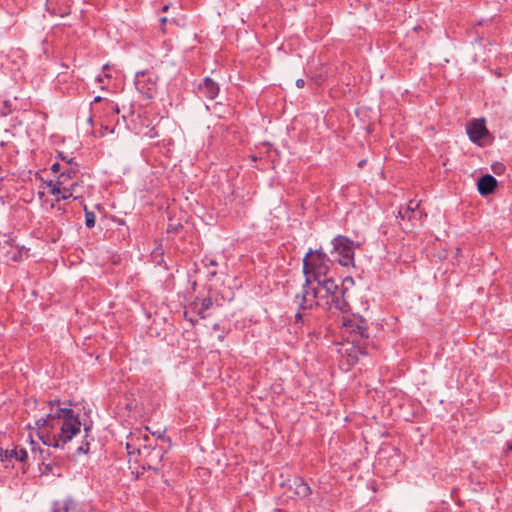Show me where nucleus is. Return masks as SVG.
Wrapping results in <instances>:
<instances>
[{"mask_svg": "<svg viewBox=\"0 0 512 512\" xmlns=\"http://www.w3.org/2000/svg\"><path fill=\"white\" fill-rule=\"evenodd\" d=\"M59 402L50 401V413L35 422L39 439L54 448H63L81 429L79 416L71 408H60Z\"/></svg>", "mask_w": 512, "mask_h": 512, "instance_id": "1", "label": "nucleus"}, {"mask_svg": "<svg viewBox=\"0 0 512 512\" xmlns=\"http://www.w3.org/2000/svg\"><path fill=\"white\" fill-rule=\"evenodd\" d=\"M340 289L334 279L328 276L311 281L309 284L304 282L301 291L293 299V304L298 309L294 325L304 324V314L300 310H312L317 306L326 307Z\"/></svg>", "mask_w": 512, "mask_h": 512, "instance_id": "2", "label": "nucleus"}, {"mask_svg": "<svg viewBox=\"0 0 512 512\" xmlns=\"http://www.w3.org/2000/svg\"><path fill=\"white\" fill-rule=\"evenodd\" d=\"M331 265V260L321 249H309L303 258V274L308 284L311 281L326 277Z\"/></svg>", "mask_w": 512, "mask_h": 512, "instance_id": "3", "label": "nucleus"}, {"mask_svg": "<svg viewBox=\"0 0 512 512\" xmlns=\"http://www.w3.org/2000/svg\"><path fill=\"white\" fill-rule=\"evenodd\" d=\"M342 329L347 341L357 346L360 353L365 354L363 345L369 338L367 321L357 315L343 316Z\"/></svg>", "mask_w": 512, "mask_h": 512, "instance_id": "4", "label": "nucleus"}, {"mask_svg": "<svg viewBox=\"0 0 512 512\" xmlns=\"http://www.w3.org/2000/svg\"><path fill=\"white\" fill-rule=\"evenodd\" d=\"M333 250L338 254V262L342 266L354 264V251L358 247L354 241L346 236L338 235L332 240Z\"/></svg>", "mask_w": 512, "mask_h": 512, "instance_id": "5", "label": "nucleus"}, {"mask_svg": "<svg viewBox=\"0 0 512 512\" xmlns=\"http://www.w3.org/2000/svg\"><path fill=\"white\" fill-rule=\"evenodd\" d=\"M139 454L143 457V468L153 470L159 473L163 467L162 460L165 455V450L161 446L144 444L138 449Z\"/></svg>", "mask_w": 512, "mask_h": 512, "instance_id": "6", "label": "nucleus"}, {"mask_svg": "<svg viewBox=\"0 0 512 512\" xmlns=\"http://www.w3.org/2000/svg\"><path fill=\"white\" fill-rule=\"evenodd\" d=\"M48 187H50V193L56 196V201L67 200L69 198H73L74 200L81 199L82 186L80 185V180H74L71 185L68 184H58L56 181H50L48 183Z\"/></svg>", "mask_w": 512, "mask_h": 512, "instance_id": "7", "label": "nucleus"}, {"mask_svg": "<svg viewBox=\"0 0 512 512\" xmlns=\"http://www.w3.org/2000/svg\"><path fill=\"white\" fill-rule=\"evenodd\" d=\"M135 86L141 94L147 98H153L157 91L155 74L149 71L137 72L135 76Z\"/></svg>", "mask_w": 512, "mask_h": 512, "instance_id": "8", "label": "nucleus"}, {"mask_svg": "<svg viewBox=\"0 0 512 512\" xmlns=\"http://www.w3.org/2000/svg\"><path fill=\"white\" fill-rule=\"evenodd\" d=\"M467 134L469 139L473 143H479L482 139L489 135V131L486 128L485 119H473L467 125Z\"/></svg>", "mask_w": 512, "mask_h": 512, "instance_id": "9", "label": "nucleus"}, {"mask_svg": "<svg viewBox=\"0 0 512 512\" xmlns=\"http://www.w3.org/2000/svg\"><path fill=\"white\" fill-rule=\"evenodd\" d=\"M29 458L28 452L26 449L14 446L11 449H0V460L1 462L5 463V467L9 466V463L13 462V460L20 462V463H26Z\"/></svg>", "mask_w": 512, "mask_h": 512, "instance_id": "10", "label": "nucleus"}, {"mask_svg": "<svg viewBox=\"0 0 512 512\" xmlns=\"http://www.w3.org/2000/svg\"><path fill=\"white\" fill-rule=\"evenodd\" d=\"M220 88L217 82L212 80L210 77H205L203 81L198 85V94L201 97L213 100L219 94Z\"/></svg>", "mask_w": 512, "mask_h": 512, "instance_id": "11", "label": "nucleus"}, {"mask_svg": "<svg viewBox=\"0 0 512 512\" xmlns=\"http://www.w3.org/2000/svg\"><path fill=\"white\" fill-rule=\"evenodd\" d=\"M79 170L77 163L73 162V159L70 158L69 161H67V167L63 168V170L59 173L56 182L58 184H68V180H79L77 177Z\"/></svg>", "mask_w": 512, "mask_h": 512, "instance_id": "12", "label": "nucleus"}, {"mask_svg": "<svg viewBox=\"0 0 512 512\" xmlns=\"http://www.w3.org/2000/svg\"><path fill=\"white\" fill-rule=\"evenodd\" d=\"M71 0H48L47 9L51 14L64 17L70 14Z\"/></svg>", "mask_w": 512, "mask_h": 512, "instance_id": "13", "label": "nucleus"}, {"mask_svg": "<svg viewBox=\"0 0 512 512\" xmlns=\"http://www.w3.org/2000/svg\"><path fill=\"white\" fill-rule=\"evenodd\" d=\"M289 488L293 491L294 495L303 499L311 495L312 490L308 483L301 477H295L290 480Z\"/></svg>", "mask_w": 512, "mask_h": 512, "instance_id": "14", "label": "nucleus"}, {"mask_svg": "<svg viewBox=\"0 0 512 512\" xmlns=\"http://www.w3.org/2000/svg\"><path fill=\"white\" fill-rule=\"evenodd\" d=\"M213 301L210 297L207 298H195L194 301L190 303V309L199 315L201 318H206L207 311L212 308Z\"/></svg>", "mask_w": 512, "mask_h": 512, "instance_id": "15", "label": "nucleus"}, {"mask_svg": "<svg viewBox=\"0 0 512 512\" xmlns=\"http://www.w3.org/2000/svg\"><path fill=\"white\" fill-rule=\"evenodd\" d=\"M344 295L345 290L341 288L338 291V293H336L334 297H332V300H330V302L326 306L327 309L332 310L334 308L342 313H347L350 310V306L347 300L345 299Z\"/></svg>", "mask_w": 512, "mask_h": 512, "instance_id": "16", "label": "nucleus"}, {"mask_svg": "<svg viewBox=\"0 0 512 512\" xmlns=\"http://www.w3.org/2000/svg\"><path fill=\"white\" fill-rule=\"evenodd\" d=\"M497 186V180L490 174L482 176L477 183L481 195L491 194Z\"/></svg>", "mask_w": 512, "mask_h": 512, "instance_id": "17", "label": "nucleus"}, {"mask_svg": "<svg viewBox=\"0 0 512 512\" xmlns=\"http://www.w3.org/2000/svg\"><path fill=\"white\" fill-rule=\"evenodd\" d=\"M74 509V503L71 499L56 501L53 505V512H71Z\"/></svg>", "mask_w": 512, "mask_h": 512, "instance_id": "18", "label": "nucleus"}, {"mask_svg": "<svg viewBox=\"0 0 512 512\" xmlns=\"http://www.w3.org/2000/svg\"><path fill=\"white\" fill-rule=\"evenodd\" d=\"M8 58H13V64L16 66V69H19L20 66L24 63V52L20 49H16L11 51L8 55Z\"/></svg>", "mask_w": 512, "mask_h": 512, "instance_id": "19", "label": "nucleus"}, {"mask_svg": "<svg viewBox=\"0 0 512 512\" xmlns=\"http://www.w3.org/2000/svg\"><path fill=\"white\" fill-rule=\"evenodd\" d=\"M419 206V203L417 201L411 200L408 204V206L405 208V210L399 211V217L402 219L408 217L409 219L414 215L415 209H417Z\"/></svg>", "mask_w": 512, "mask_h": 512, "instance_id": "20", "label": "nucleus"}, {"mask_svg": "<svg viewBox=\"0 0 512 512\" xmlns=\"http://www.w3.org/2000/svg\"><path fill=\"white\" fill-rule=\"evenodd\" d=\"M104 102V105H105V108L108 110V111H111L115 114H118L119 113V107L116 103H114L113 101L111 100H108V99H104L102 98L101 96H96L93 100V103H98V102Z\"/></svg>", "mask_w": 512, "mask_h": 512, "instance_id": "21", "label": "nucleus"}, {"mask_svg": "<svg viewBox=\"0 0 512 512\" xmlns=\"http://www.w3.org/2000/svg\"><path fill=\"white\" fill-rule=\"evenodd\" d=\"M85 211V224L88 228H92L95 225V213L92 211H89L86 206H84Z\"/></svg>", "mask_w": 512, "mask_h": 512, "instance_id": "22", "label": "nucleus"}, {"mask_svg": "<svg viewBox=\"0 0 512 512\" xmlns=\"http://www.w3.org/2000/svg\"><path fill=\"white\" fill-rule=\"evenodd\" d=\"M54 465L52 463H42V466L40 467L42 474H49L52 472Z\"/></svg>", "mask_w": 512, "mask_h": 512, "instance_id": "23", "label": "nucleus"}, {"mask_svg": "<svg viewBox=\"0 0 512 512\" xmlns=\"http://www.w3.org/2000/svg\"><path fill=\"white\" fill-rule=\"evenodd\" d=\"M62 169H63V166H62V164H60V163H54V164H52V166H51V170H52L53 172H55V173L61 172V171H62Z\"/></svg>", "mask_w": 512, "mask_h": 512, "instance_id": "24", "label": "nucleus"}, {"mask_svg": "<svg viewBox=\"0 0 512 512\" xmlns=\"http://www.w3.org/2000/svg\"><path fill=\"white\" fill-rule=\"evenodd\" d=\"M203 262H205L206 267H215L217 265V262L211 258H206L205 260H203Z\"/></svg>", "mask_w": 512, "mask_h": 512, "instance_id": "25", "label": "nucleus"}, {"mask_svg": "<svg viewBox=\"0 0 512 512\" xmlns=\"http://www.w3.org/2000/svg\"><path fill=\"white\" fill-rule=\"evenodd\" d=\"M296 86L298 88H303L305 86V81L303 79H297L296 80Z\"/></svg>", "mask_w": 512, "mask_h": 512, "instance_id": "26", "label": "nucleus"}, {"mask_svg": "<svg viewBox=\"0 0 512 512\" xmlns=\"http://www.w3.org/2000/svg\"><path fill=\"white\" fill-rule=\"evenodd\" d=\"M31 451H32L33 459L36 460V455H37L38 451L34 447H32ZM39 453L40 454L42 453L41 449H39Z\"/></svg>", "mask_w": 512, "mask_h": 512, "instance_id": "27", "label": "nucleus"}, {"mask_svg": "<svg viewBox=\"0 0 512 512\" xmlns=\"http://www.w3.org/2000/svg\"><path fill=\"white\" fill-rule=\"evenodd\" d=\"M88 452V448H84L83 446H80L78 449H77V453H87Z\"/></svg>", "mask_w": 512, "mask_h": 512, "instance_id": "28", "label": "nucleus"}, {"mask_svg": "<svg viewBox=\"0 0 512 512\" xmlns=\"http://www.w3.org/2000/svg\"><path fill=\"white\" fill-rule=\"evenodd\" d=\"M151 433H152L153 435H156V434H157L159 438H161V437H162V435H161V432H160V431H155V432H151Z\"/></svg>", "mask_w": 512, "mask_h": 512, "instance_id": "29", "label": "nucleus"}, {"mask_svg": "<svg viewBox=\"0 0 512 512\" xmlns=\"http://www.w3.org/2000/svg\"><path fill=\"white\" fill-rule=\"evenodd\" d=\"M209 274H210L211 276H215V275H216V271H215V270L209 271Z\"/></svg>", "mask_w": 512, "mask_h": 512, "instance_id": "30", "label": "nucleus"}, {"mask_svg": "<svg viewBox=\"0 0 512 512\" xmlns=\"http://www.w3.org/2000/svg\"><path fill=\"white\" fill-rule=\"evenodd\" d=\"M357 361V358L356 357H351V363H355Z\"/></svg>", "mask_w": 512, "mask_h": 512, "instance_id": "31", "label": "nucleus"}, {"mask_svg": "<svg viewBox=\"0 0 512 512\" xmlns=\"http://www.w3.org/2000/svg\"><path fill=\"white\" fill-rule=\"evenodd\" d=\"M507 449H508L509 451H512V443H509V444H508Z\"/></svg>", "mask_w": 512, "mask_h": 512, "instance_id": "32", "label": "nucleus"}, {"mask_svg": "<svg viewBox=\"0 0 512 512\" xmlns=\"http://www.w3.org/2000/svg\"><path fill=\"white\" fill-rule=\"evenodd\" d=\"M61 159L64 160L66 163H67V161L70 160V159H67L66 157H63V156H61Z\"/></svg>", "mask_w": 512, "mask_h": 512, "instance_id": "33", "label": "nucleus"}, {"mask_svg": "<svg viewBox=\"0 0 512 512\" xmlns=\"http://www.w3.org/2000/svg\"><path fill=\"white\" fill-rule=\"evenodd\" d=\"M167 21L166 17L161 18V22L165 23Z\"/></svg>", "mask_w": 512, "mask_h": 512, "instance_id": "34", "label": "nucleus"}, {"mask_svg": "<svg viewBox=\"0 0 512 512\" xmlns=\"http://www.w3.org/2000/svg\"><path fill=\"white\" fill-rule=\"evenodd\" d=\"M97 80H98L99 82H103V77H100V76H99V77L97 78Z\"/></svg>", "mask_w": 512, "mask_h": 512, "instance_id": "35", "label": "nucleus"}, {"mask_svg": "<svg viewBox=\"0 0 512 512\" xmlns=\"http://www.w3.org/2000/svg\"><path fill=\"white\" fill-rule=\"evenodd\" d=\"M89 429H90L89 427H86V426L84 427V430L86 433L89 431Z\"/></svg>", "mask_w": 512, "mask_h": 512, "instance_id": "36", "label": "nucleus"}, {"mask_svg": "<svg viewBox=\"0 0 512 512\" xmlns=\"http://www.w3.org/2000/svg\"><path fill=\"white\" fill-rule=\"evenodd\" d=\"M144 440H145L146 442H148V441H149V439H148V436H147V435H145V436H144Z\"/></svg>", "mask_w": 512, "mask_h": 512, "instance_id": "37", "label": "nucleus"}, {"mask_svg": "<svg viewBox=\"0 0 512 512\" xmlns=\"http://www.w3.org/2000/svg\"><path fill=\"white\" fill-rule=\"evenodd\" d=\"M189 321L192 322V323H195L196 320L192 319V318H189Z\"/></svg>", "mask_w": 512, "mask_h": 512, "instance_id": "38", "label": "nucleus"}, {"mask_svg": "<svg viewBox=\"0 0 512 512\" xmlns=\"http://www.w3.org/2000/svg\"><path fill=\"white\" fill-rule=\"evenodd\" d=\"M364 165V161L359 162V166Z\"/></svg>", "mask_w": 512, "mask_h": 512, "instance_id": "39", "label": "nucleus"}, {"mask_svg": "<svg viewBox=\"0 0 512 512\" xmlns=\"http://www.w3.org/2000/svg\"><path fill=\"white\" fill-rule=\"evenodd\" d=\"M499 168L494 169V173H498Z\"/></svg>", "mask_w": 512, "mask_h": 512, "instance_id": "40", "label": "nucleus"}, {"mask_svg": "<svg viewBox=\"0 0 512 512\" xmlns=\"http://www.w3.org/2000/svg\"><path fill=\"white\" fill-rule=\"evenodd\" d=\"M499 168L494 169V173H498Z\"/></svg>", "mask_w": 512, "mask_h": 512, "instance_id": "41", "label": "nucleus"}]
</instances>
